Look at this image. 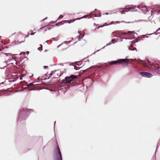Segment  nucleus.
Here are the masks:
<instances>
[{"label":"nucleus","instance_id":"obj_1","mask_svg":"<svg viewBox=\"0 0 160 160\" xmlns=\"http://www.w3.org/2000/svg\"><path fill=\"white\" fill-rule=\"evenodd\" d=\"M33 111L32 109H24L21 112L20 114L19 118V119H22L24 120L26 118L28 117V115L30 112H33Z\"/></svg>","mask_w":160,"mask_h":160},{"label":"nucleus","instance_id":"obj_2","mask_svg":"<svg viewBox=\"0 0 160 160\" xmlns=\"http://www.w3.org/2000/svg\"><path fill=\"white\" fill-rule=\"evenodd\" d=\"M55 160H62L61 153L58 146L54 149Z\"/></svg>","mask_w":160,"mask_h":160},{"label":"nucleus","instance_id":"obj_3","mask_svg":"<svg viewBox=\"0 0 160 160\" xmlns=\"http://www.w3.org/2000/svg\"><path fill=\"white\" fill-rule=\"evenodd\" d=\"M77 77V76L74 75H71L69 76L66 77L62 80V82L65 84L69 83Z\"/></svg>","mask_w":160,"mask_h":160},{"label":"nucleus","instance_id":"obj_4","mask_svg":"<svg viewBox=\"0 0 160 160\" xmlns=\"http://www.w3.org/2000/svg\"><path fill=\"white\" fill-rule=\"evenodd\" d=\"M129 59H120L117 61H111L110 63V64H116L118 63L120 64L122 62L127 63Z\"/></svg>","mask_w":160,"mask_h":160},{"label":"nucleus","instance_id":"obj_5","mask_svg":"<svg viewBox=\"0 0 160 160\" xmlns=\"http://www.w3.org/2000/svg\"><path fill=\"white\" fill-rule=\"evenodd\" d=\"M136 8L138 7H137V6H133L132 7L125 8L124 9V11L127 12L128 11L134 12L137 11L138 10L136 9Z\"/></svg>","mask_w":160,"mask_h":160},{"label":"nucleus","instance_id":"obj_6","mask_svg":"<svg viewBox=\"0 0 160 160\" xmlns=\"http://www.w3.org/2000/svg\"><path fill=\"white\" fill-rule=\"evenodd\" d=\"M140 74L142 77L146 78H150L152 76V74L146 72H141Z\"/></svg>","mask_w":160,"mask_h":160},{"label":"nucleus","instance_id":"obj_7","mask_svg":"<svg viewBox=\"0 0 160 160\" xmlns=\"http://www.w3.org/2000/svg\"><path fill=\"white\" fill-rule=\"evenodd\" d=\"M137 7H138V8H136V9H137V10L138 9H140L144 13H145L148 11V9L146 6H137Z\"/></svg>","mask_w":160,"mask_h":160},{"label":"nucleus","instance_id":"obj_8","mask_svg":"<svg viewBox=\"0 0 160 160\" xmlns=\"http://www.w3.org/2000/svg\"><path fill=\"white\" fill-rule=\"evenodd\" d=\"M2 64L3 65H1V66L2 67H0V68L1 69H3L4 68L6 67L7 66V63L5 62H3Z\"/></svg>","mask_w":160,"mask_h":160},{"label":"nucleus","instance_id":"obj_9","mask_svg":"<svg viewBox=\"0 0 160 160\" xmlns=\"http://www.w3.org/2000/svg\"><path fill=\"white\" fill-rule=\"evenodd\" d=\"M127 33H128L129 34H131V33H134L136 35H137V34L135 32H134V31H128V32H127L122 33L123 34H126Z\"/></svg>","mask_w":160,"mask_h":160},{"label":"nucleus","instance_id":"obj_10","mask_svg":"<svg viewBox=\"0 0 160 160\" xmlns=\"http://www.w3.org/2000/svg\"><path fill=\"white\" fill-rule=\"evenodd\" d=\"M128 49L130 50L131 51H134L136 49L135 48L131 46L130 47H128Z\"/></svg>","mask_w":160,"mask_h":160},{"label":"nucleus","instance_id":"obj_11","mask_svg":"<svg viewBox=\"0 0 160 160\" xmlns=\"http://www.w3.org/2000/svg\"><path fill=\"white\" fill-rule=\"evenodd\" d=\"M138 63H142V64H143V66H146V65L143 63V61H142V60H141L140 59H139L138 60Z\"/></svg>","mask_w":160,"mask_h":160},{"label":"nucleus","instance_id":"obj_12","mask_svg":"<svg viewBox=\"0 0 160 160\" xmlns=\"http://www.w3.org/2000/svg\"><path fill=\"white\" fill-rule=\"evenodd\" d=\"M55 71H52L51 72V73L49 74L50 76H52V75L53 74V73H54V72H55Z\"/></svg>","mask_w":160,"mask_h":160},{"label":"nucleus","instance_id":"obj_13","mask_svg":"<svg viewBox=\"0 0 160 160\" xmlns=\"http://www.w3.org/2000/svg\"><path fill=\"white\" fill-rule=\"evenodd\" d=\"M120 22H124L125 23H130L129 22H124L123 21H121V22L117 21V22H115V23L116 22L117 23H119Z\"/></svg>","mask_w":160,"mask_h":160},{"label":"nucleus","instance_id":"obj_14","mask_svg":"<svg viewBox=\"0 0 160 160\" xmlns=\"http://www.w3.org/2000/svg\"><path fill=\"white\" fill-rule=\"evenodd\" d=\"M111 42H112V43H114L116 42V41H115V40L114 39H112V41H111Z\"/></svg>","mask_w":160,"mask_h":160},{"label":"nucleus","instance_id":"obj_15","mask_svg":"<svg viewBox=\"0 0 160 160\" xmlns=\"http://www.w3.org/2000/svg\"><path fill=\"white\" fill-rule=\"evenodd\" d=\"M5 54L7 56H8V55H10L11 56V54L10 53H5Z\"/></svg>","mask_w":160,"mask_h":160},{"label":"nucleus","instance_id":"obj_16","mask_svg":"<svg viewBox=\"0 0 160 160\" xmlns=\"http://www.w3.org/2000/svg\"><path fill=\"white\" fill-rule=\"evenodd\" d=\"M73 66L74 67V69H75V70H78V68H76V67H75V66Z\"/></svg>","mask_w":160,"mask_h":160},{"label":"nucleus","instance_id":"obj_17","mask_svg":"<svg viewBox=\"0 0 160 160\" xmlns=\"http://www.w3.org/2000/svg\"><path fill=\"white\" fill-rule=\"evenodd\" d=\"M63 17V16H62V15H61L59 16V18H62Z\"/></svg>","mask_w":160,"mask_h":160},{"label":"nucleus","instance_id":"obj_18","mask_svg":"<svg viewBox=\"0 0 160 160\" xmlns=\"http://www.w3.org/2000/svg\"><path fill=\"white\" fill-rule=\"evenodd\" d=\"M102 27V26H99V27H98V28H96L95 29H98L99 28H100V27Z\"/></svg>","mask_w":160,"mask_h":160},{"label":"nucleus","instance_id":"obj_19","mask_svg":"<svg viewBox=\"0 0 160 160\" xmlns=\"http://www.w3.org/2000/svg\"><path fill=\"white\" fill-rule=\"evenodd\" d=\"M43 67L44 69H47L48 68V67L47 66H43Z\"/></svg>","mask_w":160,"mask_h":160},{"label":"nucleus","instance_id":"obj_20","mask_svg":"<svg viewBox=\"0 0 160 160\" xmlns=\"http://www.w3.org/2000/svg\"><path fill=\"white\" fill-rule=\"evenodd\" d=\"M32 84V83H30V84H28V87H29V86H31Z\"/></svg>","mask_w":160,"mask_h":160},{"label":"nucleus","instance_id":"obj_21","mask_svg":"<svg viewBox=\"0 0 160 160\" xmlns=\"http://www.w3.org/2000/svg\"><path fill=\"white\" fill-rule=\"evenodd\" d=\"M86 17V16H84L83 17H81V18H79L78 19H80L81 18H82L83 17Z\"/></svg>","mask_w":160,"mask_h":160},{"label":"nucleus","instance_id":"obj_22","mask_svg":"<svg viewBox=\"0 0 160 160\" xmlns=\"http://www.w3.org/2000/svg\"><path fill=\"white\" fill-rule=\"evenodd\" d=\"M125 12V11H124V10L120 12L121 13V14H122L124 12Z\"/></svg>","mask_w":160,"mask_h":160},{"label":"nucleus","instance_id":"obj_23","mask_svg":"<svg viewBox=\"0 0 160 160\" xmlns=\"http://www.w3.org/2000/svg\"><path fill=\"white\" fill-rule=\"evenodd\" d=\"M53 39H54V41H57V39L56 38H53Z\"/></svg>","mask_w":160,"mask_h":160},{"label":"nucleus","instance_id":"obj_24","mask_svg":"<svg viewBox=\"0 0 160 160\" xmlns=\"http://www.w3.org/2000/svg\"><path fill=\"white\" fill-rule=\"evenodd\" d=\"M99 50H100V49H99V50H97L96 51V52H94L93 54H95V53H96V52H98V51H99Z\"/></svg>","mask_w":160,"mask_h":160},{"label":"nucleus","instance_id":"obj_25","mask_svg":"<svg viewBox=\"0 0 160 160\" xmlns=\"http://www.w3.org/2000/svg\"><path fill=\"white\" fill-rule=\"evenodd\" d=\"M34 34H35V33H32H32H31L30 35H33Z\"/></svg>","mask_w":160,"mask_h":160},{"label":"nucleus","instance_id":"obj_26","mask_svg":"<svg viewBox=\"0 0 160 160\" xmlns=\"http://www.w3.org/2000/svg\"><path fill=\"white\" fill-rule=\"evenodd\" d=\"M111 44V43H108V44H107L106 45V46H108V45H110Z\"/></svg>","mask_w":160,"mask_h":160},{"label":"nucleus","instance_id":"obj_27","mask_svg":"<svg viewBox=\"0 0 160 160\" xmlns=\"http://www.w3.org/2000/svg\"><path fill=\"white\" fill-rule=\"evenodd\" d=\"M145 36H146V35H142V37L144 38L145 37Z\"/></svg>","mask_w":160,"mask_h":160},{"label":"nucleus","instance_id":"obj_28","mask_svg":"<svg viewBox=\"0 0 160 160\" xmlns=\"http://www.w3.org/2000/svg\"><path fill=\"white\" fill-rule=\"evenodd\" d=\"M38 50H40V51H42V49H39V48H38Z\"/></svg>","mask_w":160,"mask_h":160},{"label":"nucleus","instance_id":"obj_29","mask_svg":"<svg viewBox=\"0 0 160 160\" xmlns=\"http://www.w3.org/2000/svg\"><path fill=\"white\" fill-rule=\"evenodd\" d=\"M160 30V28H159L157 31L156 32H157L158 31Z\"/></svg>","mask_w":160,"mask_h":160},{"label":"nucleus","instance_id":"obj_30","mask_svg":"<svg viewBox=\"0 0 160 160\" xmlns=\"http://www.w3.org/2000/svg\"><path fill=\"white\" fill-rule=\"evenodd\" d=\"M152 34H153V33H151V34H147V35H152Z\"/></svg>","mask_w":160,"mask_h":160},{"label":"nucleus","instance_id":"obj_31","mask_svg":"<svg viewBox=\"0 0 160 160\" xmlns=\"http://www.w3.org/2000/svg\"><path fill=\"white\" fill-rule=\"evenodd\" d=\"M28 36H29V35H27V36L25 37V38H27V37H28Z\"/></svg>","mask_w":160,"mask_h":160},{"label":"nucleus","instance_id":"obj_32","mask_svg":"<svg viewBox=\"0 0 160 160\" xmlns=\"http://www.w3.org/2000/svg\"><path fill=\"white\" fill-rule=\"evenodd\" d=\"M39 45L40 46V47H41V48H42V45H41V44H40V45Z\"/></svg>","mask_w":160,"mask_h":160},{"label":"nucleus","instance_id":"obj_33","mask_svg":"<svg viewBox=\"0 0 160 160\" xmlns=\"http://www.w3.org/2000/svg\"><path fill=\"white\" fill-rule=\"evenodd\" d=\"M22 77H21L20 78V80H22Z\"/></svg>","mask_w":160,"mask_h":160},{"label":"nucleus","instance_id":"obj_34","mask_svg":"<svg viewBox=\"0 0 160 160\" xmlns=\"http://www.w3.org/2000/svg\"><path fill=\"white\" fill-rule=\"evenodd\" d=\"M101 16V15H100L99 16H98L99 17H100ZM95 17H97V16H96V15H95Z\"/></svg>","mask_w":160,"mask_h":160},{"label":"nucleus","instance_id":"obj_35","mask_svg":"<svg viewBox=\"0 0 160 160\" xmlns=\"http://www.w3.org/2000/svg\"><path fill=\"white\" fill-rule=\"evenodd\" d=\"M105 24H106V25H108L109 24H107L106 23H105Z\"/></svg>","mask_w":160,"mask_h":160},{"label":"nucleus","instance_id":"obj_36","mask_svg":"<svg viewBox=\"0 0 160 160\" xmlns=\"http://www.w3.org/2000/svg\"><path fill=\"white\" fill-rule=\"evenodd\" d=\"M56 121L54 122V127H55V124Z\"/></svg>","mask_w":160,"mask_h":160},{"label":"nucleus","instance_id":"obj_37","mask_svg":"<svg viewBox=\"0 0 160 160\" xmlns=\"http://www.w3.org/2000/svg\"><path fill=\"white\" fill-rule=\"evenodd\" d=\"M108 14H109L108 13H105V14H106V15H108Z\"/></svg>","mask_w":160,"mask_h":160},{"label":"nucleus","instance_id":"obj_38","mask_svg":"<svg viewBox=\"0 0 160 160\" xmlns=\"http://www.w3.org/2000/svg\"><path fill=\"white\" fill-rule=\"evenodd\" d=\"M84 36V35L82 36V37H81V38H82Z\"/></svg>","mask_w":160,"mask_h":160},{"label":"nucleus","instance_id":"obj_39","mask_svg":"<svg viewBox=\"0 0 160 160\" xmlns=\"http://www.w3.org/2000/svg\"><path fill=\"white\" fill-rule=\"evenodd\" d=\"M71 22V21H69V23H70Z\"/></svg>","mask_w":160,"mask_h":160},{"label":"nucleus","instance_id":"obj_40","mask_svg":"<svg viewBox=\"0 0 160 160\" xmlns=\"http://www.w3.org/2000/svg\"><path fill=\"white\" fill-rule=\"evenodd\" d=\"M106 46H104L102 48H102H104V47H105Z\"/></svg>","mask_w":160,"mask_h":160},{"label":"nucleus","instance_id":"obj_41","mask_svg":"<svg viewBox=\"0 0 160 160\" xmlns=\"http://www.w3.org/2000/svg\"><path fill=\"white\" fill-rule=\"evenodd\" d=\"M47 17H46L45 19H47Z\"/></svg>","mask_w":160,"mask_h":160},{"label":"nucleus","instance_id":"obj_42","mask_svg":"<svg viewBox=\"0 0 160 160\" xmlns=\"http://www.w3.org/2000/svg\"><path fill=\"white\" fill-rule=\"evenodd\" d=\"M145 37H146V38H148V37L147 36H145Z\"/></svg>","mask_w":160,"mask_h":160},{"label":"nucleus","instance_id":"obj_43","mask_svg":"<svg viewBox=\"0 0 160 160\" xmlns=\"http://www.w3.org/2000/svg\"><path fill=\"white\" fill-rule=\"evenodd\" d=\"M60 46V45H59V46H58L57 47H58H58H59V46Z\"/></svg>","mask_w":160,"mask_h":160},{"label":"nucleus","instance_id":"obj_44","mask_svg":"<svg viewBox=\"0 0 160 160\" xmlns=\"http://www.w3.org/2000/svg\"><path fill=\"white\" fill-rule=\"evenodd\" d=\"M56 25V26H58H58H59V25H58H58H57H57Z\"/></svg>","mask_w":160,"mask_h":160},{"label":"nucleus","instance_id":"obj_45","mask_svg":"<svg viewBox=\"0 0 160 160\" xmlns=\"http://www.w3.org/2000/svg\"><path fill=\"white\" fill-rule=\"evenodd\" d=\"M78 39H79L78 40H80L79 38Z\"/></svg>","mask_w":160,"mask_h":160},{"label":"nucleus","instance_id":"obj_46","mask_svg":"<svg viewBox=\"0 0 160 160\" xmlns=\"http://www.w3.org/2000/svg\"><path fill=\"white\" fill-rule=\"evenodd\" d=\"M78 32L79 33L80 32Z\"/></svg>","mask_w":160,"mask_h":160},{"label":"nucleus","instance_id":"obj_47","mask_svg":"<svg viewBox=\"0 0 160 160\" xmlns=\"http://www.w3.org/2000/svg\"><path fill=\"white\" fill-rule=\"evenodd\" d=\"M112 24V23H111L110 24Z\"/></svg>","mask_w":160,"mask_h":160}]
</instances>
